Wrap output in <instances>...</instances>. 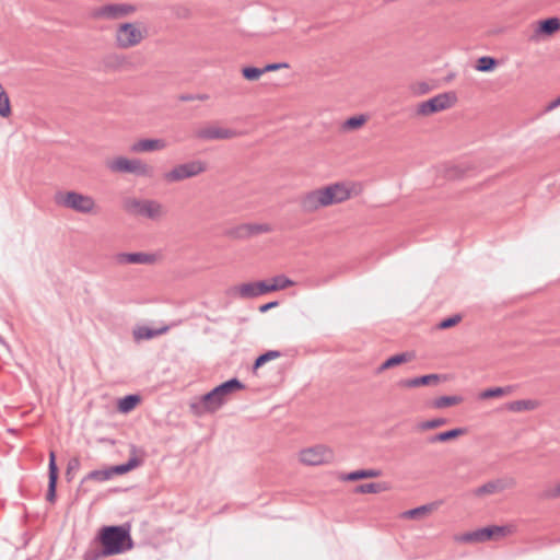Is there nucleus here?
Listing matches in <instances>:
<instances>
[{
	"mask_svg": "<svg viewBox=\"0 0 560 560\" xmlns=\"http://www.w3.org/2000/svg\"><path fill=\"white\" fill-rule=\"evenodd\" d=\"M139 402L140 397L138 395H127L119 400L118 409L119 411L127 413L135 409Z\"/></svg>",
	"mask_w": 560,
	"mask_h": 560,
	"instance_id": "nucleus-34",
	"label": "nucleus"
},
{
	"mask_svg": "<svg viewBox=\"0 0 560 560\" xmlns=\"http://www.w3.org/2000/svg\"><path fill=\"white\" fill-rule=\"evenodd\" d=\"M195 98L198 101H207L209 98L208 94H195Z\"/></svg>",
	"mask_w": 560,
	"mask_h": 560,
	"instance_id": "nucleus-52",
	"label": "nucleus"
},
{
	"mask_svg": "<svg viewBox=\"0 0 560 560\" xmlns=\"http://www.w3.org/2000/svg\"><path fill=\"white\" fill-rule=\"evenodd\" d=\"M413 358V354L409 352H401L395 355H392L387 360H385L376 370V373L380 374L384 372L385 370L392 369L394 366H397L399 364L409 362Z\"/></svg>",
	"mask_w": 560,
	"mask_h": 560,
	"instance_id": "nucleus-22",
	"label": "nucleus"
},
{
	"mask_svg": "<svg viewBox=\"0 0 560 560\" xmlns=\"http://www.w3.org/2000/svg\"><path fill=\"white\" fill-rule=\"evenodd\" d=\"M236 135L235 130L222 128L217 125L206 126L195 132V137L203 141L225 140L234 138Z\"/></svg>",
	"mask_w": 560,
	"mask_h": 560,
	"instance_id": "nucleus-13",
	"label": "nucleus"
},
{
	"mask_svg": "<svg viewBox=\"0 0 560 560\" xmlns=\"http://www.w3.org/2000/svg\"><path fill=\"white\" fill-rule=\"evenodd\" d=\"M438 508V503H429L401 513L402 518H420Z\"/></svg>",
	"mask_w": 560,
	"mask_h": 560,
	"instance_id": "nucleus-26",
	"label": "nucleus"
},
{
	"mask_svg": "<svg viewBox=\"0 0 560 560\" xmlns=\"http://www.w3.org/2000/svg\"><path fill=\"white\" fill-rule=\"evenodd\" d=\"M497 66H498V60L495 58L490 57V56H482L477 59L475 68L477 71H480V72H490V71H493Z\"/></svg>",
	"mask_w": 560,
	"mask_h": 560,
	"instance_id": "nucleus-33",
	"label": "nucleus"
},
{
	"mask_svg": "<svg viewBox=\"0 0 560 560\" xmlns=\"http://www.w3.org/2000/svg\"><path fill=\"white\" fill-rule=\"evenodd\" d=\"M141 459L138 457H130L127 463L112 466L113 475H124L141 465Z\"/></svg>",
	"mask_w": 560,
	"mask_h": 560,
	"instance_id": "nucleus-32",
	"label": "nucleus"
},
{
	"mask_svg": "<svg viewBox=\"0 0 560 560\" xmlns=\"http://www.w3.org/2000/svg\"><path fill=\"white\" fill-rule=\"evenodd\" d=\"M460 320L462 316L459 314H455L453 316L442 319L436 327L439 329H448L457 325Z\"/></svg>",
	"mask_w": 560,
	"mask_h": 560,
	"instance_id": "nucleus-45",
	"label": "nucleus"
},
{
	"mask_svg": "<svg viewBox=\"0 0 560 560\" xmlns=\"http://www.w3.org/2000/svg\"><path fill=\"white\" fill-rule=\"evenodd\" d=\"M467 432L466 428H455L448 431L440 432L428 438L427 442L430 444L448 442L464 435Z\"/></svg>",
	"mask_w": 560,
	"mask_h": 560,
	"instance_id": "nucleus-21",
	"label": "nucleus"
},
{
	"mask_svg": "<svg viewBox=\"0 0 560 560\" xmlns=\"http://www.w3.org/2000/svg\"><path fill=\"white\" fill-rule=\"evenodd\" d=\"M382 475L380 469H359L346 474L341 479L345 481H357L366 478H377Z\"/></svg>",
	"mask_w": 560,
	"mask_h": 560,
	"instance_id": "nucleus-25",
	"label": "nucleus"
},
{
	"mask_svg": "<svg viewBox=\"0 0 560 560\" xmlns=\"http://www.w3.org/2000/svg\"><path fill=\"white\" fill-rule=\"evenodd\" d=\"M278 304H279V303H278L277 301H272V302H269V303L262 304V305H260V306H259V312H260V313H266V312H268L269 310H271V308H273V307L278 306Z\"/></svg>",
	"mask_w": 560,
	"mask_h": 560,
	"instance_id": "nucleus-49",
	"label": "nucleus"
},
{
	"mask_svg": "<svg viewBox=\"0 0 560 560\" xmlns=\"http://www.w3.org/2000/svg\"><path fill=\"white\" fill-rule=\"evenodd\" d=\"M446 423H447V419H445V418H435V419H431V420H427V421H422V422L418 423L417 429L419 431H428V430H432V429H436V428L443 427Z\"/></svg>",
	"mask_w": 560,
	"mask_h": 560,
	"instance_id": "nucleus-39",
	"label": "nucleus"
},
{
	"mask_svg": "<svg viewBox=\"0 0 560 560\" xmlns=\"http://www.w3.org/2000/svg\"><path fill=\"white\" fill-rule=\"evenodd\" d=\"M442 378H444V376H442L440 374H427V375H421V376L413 377V378L401 380L399 382V386L413 388V387H419V386L435 385Z\"/></svg>",
	"mask_w": 560,
	"mask_h": 560,
	"instance_id": "nucleus-18",
	"label": "nucleus"
},
{
	"mask_svg": "<svg viewBox=\"0 0 560 560\" xmlns=\"http://www.w3.org/2000/svg\"><path fill=\"white\" fill-rule=\"evenodd\" d=\"M166 143L162 139H141L131 145V151L136 153L152 152L163 150Z\"/></svg>",
	"mask_w": 560,
	"mask_h": 560,
	"instance_id": "nucleus-19",
	"label": "nucleus"
},
{
	"mask_svg": "<svg viewBox=\"0 0 560 560\" xmlns=\"http://www.w3.org/2000/svg\"><path fill=\"white\" fill-rule=\"evenodd\" d=\"M366 121V118L365 116L363 115H358V116H352L350 118H348L345 122H343V129H347V130H354V129H358L360 128L361 126H363V124Z\"/></svg>",
	"mask_w": 560,
	"mask_h": 560,
	"instance_id": "nucleus-42",
	"label": "nucleus"
},
{
	"mask_svg": "<svg viewBox=\"0 0 560 560\" xmlns=\"http://www.w3.org/2000/svg\"><path fill=\"white\" fill-rule=\"evenodd\" d=\"M145 37V32L140 30L136 23L120 24L115 34L116 45L119 48L128 49L139 45Z\"/></svg>",
	"mask_w": 560,
	"mask_h": 560,
	"instance_id": "nucleus-8",
	"label": "nucleus"
},
{
	"mask_svg": "<svg viewBox=\"0 0 560 560\" xmlns=\"http://www.w3.org/2000/svg\"><path fill=\"white\" fill-rule=\"evenodd\" d=\"M225 404L224 397L214 387L189 404L190 412L197 417L218 411Z\"/></svg>",
	"mask_w": 560,
	"mask_h": 560,
	"instance_id": "nucleus-6",
	"label": "nucleus"
},
{
	"mask_svg": "<svg viewBox=\"0 0 560 560\" xmlns=\"http://www.w3.org/2000/svg\"><path fill=\"white\" fill-rule=\"evenodd\" d=\"M97 540L103 547V553L108 556L122 553L133 547L129 527L125 526H104Z\"/></svg>",
	"mask_w": 560,
	"mask_h": 560,
	"instance_id": "nucleus-2",
	"label": "nucleus"
},
{
	"mask_svg": "<svg viewBox=\"0 0 560 560\" xmlns=\"http://www.w3.org/2000/svg\"><path fill=\"white\" fill-rule=\"evenodd\" d=\"M456 96L452 92H445L433 96L418 105L417 114L420 116H429L453 106Z\"/></svg>",
	"mask_w": 560,
	"mask_h": 560,
	"instance_id": "nucleus-11",
	"label": "nucleus"
},
{
	"mask_svg": "<svg viewBox=\"0 0 560 560\" xmlns=\"http://www.w3.org/2000/svg\"><path fill=\"white\" fill-rule=\"evenodd\" d=\"M510 528L508 526H487L482 528H478L472 532L464 533L459 536H456V541L464 544H476V542H485L492 539H498L506 536L510 533Z\"/></svg>",
	"mask_w": 560,
	"mask_h": 560,
	"instance_id": "nucleus-7",
	"label": "nucleus"
},
{
	"mask_svg": "<svg viewBox=\"0 0 560 560\" xmlns=\"http://www.w3.org/2000/svg\"><path fill=\"white\" fill-rule=\"evenodd\" d=\"M11 114L10 100L5 93L2 84L0 83V116L8 117Z\"/></svg>",
	"mask_w": 560,
	"mask_h": 560,
	"instance_id": "nucleus-40",
	"label": "nucleus"
},
{
	"mask_svg": "<svg viewBox=\"0 0 560 560\" xmlns=\"http://www.w3.org/2000/svg\"><path fill=\"white\" fill-rule=\"evenodd\" d=\"M233 291L242 299H254L269 293L267 281L247 282L233 288Z\"/></svg>",
	"mask_w": 560,
	"mask_h": 560,
	"instance_id": "nucleus-15",
	"label": "nucleus"
},
{
	"mask_svg": "<svg viewBox=\"0 0 560 560\" xmlns=\"http://www.w3.org/2000/svg\"><path fill=\"white\" fill-rule=\"evenodd\" d=\"M225 235L233 240H248V231L246 223L236 225L234 228L229 229L225 232Z\"/></svg>",
	"mask_w": 560,
	"mask_h": 560,
	"instance_id": "nucleus-37",
	"label": "nucleus"
},
{
	"mask_svg": "<svg viewBox=\"0 0 560 560\" xmlns=\"http://www.w3.org/2000/svg\"><path fill=\"white\" fill-rule=\"evenodd\" d=\"M282 68H289V65L285 63V62H281V63H268L266 65L262 70H265V73L266 72H270V71H276V70H279V69H282Z\"/></svg>",
	"mask_w": 560,
	"mask_h": 560,
	"instance_id": "nucleus-48",
	"label": "nucleus"
},
{
	"mask_svg": "<svg viewBox=\"0 0 560 560\" xmlns=\"http://www.w3.org/2000/svg\"><path fill=\"white\" fill-rule=\"evenodd\" d=\"M281 357V352L277 350H269L260 355H258L254 362L253 370L256 371L260 366H262L265 363L278 359Z\"/></svg>",
	"mask_w": 560,
	"mask_h": 560,
	"instance_id": "nucleus-36",
	"label": "nucleus"
},
{
	"mask_svg": "<svg viewBox=\"0 0 560 560\" xmlns=\"http://www.w3.org/2000/svg\"><path fill=\"white\" fill-rule=\"evenodd\" d=\"M513 390H514V387L511 385L504 386V387H491V388H487V389L482 390L479 394V398L480 399H489V398H494V397H501V396L512 394Z\"/></svg>",
	"mask_w": 560,
	"mask_h": 560,
	"instance_id": "nucleus-29",
	"label": "nucleus"
},
{
	"mask_svg": "<svg viewBox=\"0 0 560 560\" xmlns=\"http://www.w3.org/2000/svg\"><path fill=\"white\" fill-rule=\"evenodd\" d=\"M388 490L386 482H369L355 487V493H380Z\"/></svg>",
	"mask_w": 560,
	"mask_h": 560,
	"instance_id": "nucleus-30",
	"label": "nucleus"
},
{
	"mask_svg": "<svg viewBox=\"0 0 560 560\" xmlns=\"http://www.w3.org/2000/svg\"><path fill=\"white\" fill-rule=\"evenodd\" d=\"M560 31V19L552 16L539 21L536 34L551 36Z\"/></svg>",
	"mask_w": 560,
	"mask_h": 560,
	"instance_id": "nucleus-23",
	"label": "nucleus"
},
{
	"mask_svg": "<svg viewBox=\"0 0 560 560\" xmlns=\"http://www.w3.org/2000/svg\"><path fill=\"white\" fill-rule=\"evenodd\" d=\"M538 407V402L532 399L514 400L506 404V409L512 412H522L534 410Z\"/></svg>",
	"mask_w": 560,
	"mask_h": 560,
	"instance_id": "nucleus-27",
	"label": "nucleus"
},
{
	"mask_svg": "<svg viewBox=\"0 0 560 560\" xmlns=\"http://www.w3.org/2000/svg\"><path fill=\"white\" fill-rule=\"evenodd\" d=\"M81 467V462L79 457H72L69 459L67 469H66V478L68 481L73 479V474L78 471Z\"/></svg>",
	"mask_w": 560,
	"mask_h": 560,
	"instance_id": "nucleus-43",
	"label": "nucleus"
},
{
	"mask_svg": "<svg viewBox=\"0 0 560 560\" xmlns=\"http://www.w3.org/2000/svg\"><path fill=\"white\" fill-rule=\"evenodd\" d=\"M300 460L310 466L330 464L335 460L334 451L325 445L318 444L300 452Z\"/></svg>",
	"mask_w": 560,
	"mask_h": 560,
	"instance_id": "nucleus-12",
	"label": "nucleus"
},
{
	"mask_svg": "<svg viewBox=\"0 0 560 560\" xmlns=\"http://www.w3.org/2000/svg\"><path fill=\"white\" fill-rule=\"evenodd\" d=\"M113 477H114V475L112 472V468L110 467L106 468V469L92 470L82 479L81 485H80V487L78 489V492L79 493L88 492V490L84 489V487H83L85 481L92 480V481L103 482V481L109 480Z\"/></svg>",
	"mask_w": 560,
	"mask_h": 560,
	"instance_id": "nucleus-20",
	"label": "nucleus"
},
{
	"mask_svg": "<svg viewBox=\"0 0 560 560\" xmlns=\"http://www.w3.org/2000/svg\"><path fill=\"white\" fill-rule=\"evenodd\" d=\"M58 206L71 209L79 213H92L95 209V201L91 196L77 191H58L54 198Z\"/></svg>",
	"mask_w": 560,
	"mask_h": 560,
	"instance_id": "nucleus-4",
	"label": "nucleus"
},
{
	"mask_svg": "<svg viewBox=\"0 0 560 560\" xmlns=\"http://www.w3.org/2000/svg\"><path fill=\"white\" fill-rule=\"evenodd\" d=\"M248 237H253L264 233L272 232V226L268 223H246Z\"/></svg>",
	"mask_w": 560,
	"mask_h": 560,
	"instance_id": "nucleus-35",
	"label": "nucleus"
},
{
	"mask_svg": "<svg viewBox=\"0 0 560 560\" xmlns=\"http://www.w3.org/2000/svg\"><path fill=\"white\" fill-rule=\"evenodd\" d=\"M464 400L462 396H441L432 401V407L435 409H444L451 406L460 404Z\"/></svg>",
	"mask_w": 560,
	"mask_h": 560,
	"instance_id": "nucleus-31",
	"label": "nucleus"
},
{
	"mask_svg": "<svg viewBox=\"0 0 560 560\" xmlns=\"http://www.w3.org/2000/svg\"><path fill=\"white\" fill-rule=\"evenodd\" d=\"M350 197V188L346 184L336 183L324 188L308 191L301 198L300 206L304 212L312 213L319 208L343 202Z\"/></svg>",
	"mask_w": 560,
	"mask_h": 560,
	"instance_id": "nucleus-1",
	"label": "nucleus"
},
{
	"mask_svg": "<svg viewBox=\"0 0 560 560\" xmlns=\"http://www.w3.org/2000/svg\"><path fill=\"white\" fill-rule=\"evenodd\" d=\"M178 100L180 102H191V101H196L195 98V94H182L178 96Z\"/></svg>",
	"mask_w": 560,
	"mask_h": 560,
	"instance_id": "nucleus-51",
	"label": "nucleus"
},
{
	"mask_svg": "<svg viewBox=\"0 0 560 560\" xmlns=\"http://www.w3.org/2000/svg\"><path fill=\"white\" fill-rule=\"evenodd\" d=\"M411 91L416 95H423L431 91V86L427 82H417L411 85Z\"/></svg>",
	"mask_w": 560,
	"mask_h": 560,
	"instance_id": "nucleus-46",
	"label": "nucleus"
},
{
	"mask_svg": "<svg viewBox=\"0 0 560 560\" xmlns=\"http://www.w3.org/2000/svg\"><path fill=\"white\" fill-rule=\"evenodd\" d=\"M122 209L130 215L151 221H160L167 214V209L158 200L127 197L122 199Z\"/></svg>",
	"mask_w": 560,
	"mask_h": 560,
	"instance_id": "nucleus-3",
	"label": "nucleus"
},
{
	"mask_svg": "<svg viewBox=\"0 0 560 560\" xmlns=\"http://www.w3.org/2000/svg\"><path fill=\"white\" fill-rule=\"evenodd\" d=\"M137 11L131 3H107L91 10L90 16L96 21H116L127 18Z\"/></svg>",
	"mask_w": 560,
	"mask_h": 560,
	"instance_id": "nucleus-5",
	"label": "nucleus"
},
{
	"mask_svg": "<svg viewBox=\"0 0 560 560\" xmlns=\"http://www.w3.org/2000/svg\"><path fill=\"white\" fill-rule=\"evenodd\" d=\"M58 467L56 464V455L55 452L49 453V464H48V489L46 494V500L50 503H55L56 501V490L58 482Z\"/></svg>",
	"mask_w": 560,
	"mask_h": 560,
	"instance_id": "nucleus-17",
	"label": "nucleus"
},
{
	"mask_svg": "<svg viewBox=\"0 0 560 560\" xmlns=\"http://www.w3.org/2000/svg\"><path fill=\"white\" fill-rule=\"evenodd\" d=\"M559 497H560V485L555 488H551V489H546L541 493L542 499H556Z\"/></svg>",
	"mask_w": 560,
	"mask_h": 560,
	"instance_id": "nucleus-47",
	"label": "nucleus"
},
{
	"mask_svg": "<svg viewBox=\"0 0 560 560\" xmlns=\"http://www.w3.org/2000/svg\"><path fill=\"white\" fill-rule=\"evenodd\" d=\"M167 327H163L158 330L150 329L149 327H140L135 331V336L137 339H151L160 334L167 331Z\"/></svg>",
	"mask_w": 560,
	"mask_h": 560,
	"instance_id": "nucleus-38",
	"label": "nucleus"
},
{
	"mask_svg": "<svg viewBox=\"0 0 560 560\" xmlns=\"http://www.w3.org/2000/svg\"><path fill=\"white\" fill-rule=\"evenodd\" d=\"M558 106H560V95L551 101L547 106H546V112H551L555 108H557Z\"/></svg>",
	"mask_w": 560,
	"mask_h": 560,
	"instance_id": "nucleus-50",
	"label": "nucleus"
},
{
	"mask_svg": "<svg viewBox=\"0 0 560 560\" xmlns=\"http://www.w3.org/2000/svg\"><path fill=\"white\" fill-rule=\"evenodd\" d=\"M115 260L119 265L139 264V265H153L158 260L156 254L152 253H118L115 255Z\"/></svg>",
	"mask_w": 560,
	"mask_h": 560,
	"instance_id": "nucleus-14",
	"label": "nucleus"
},
{
	"mask_svg": "<svg viewBox=\"0 0 560 560\" xmlns=\"http://www.w3.org/2000/svg\"><path fill=\"white\" fill-rule=\"evenodd\" d=\"M218 392L222 397H224V401L226 402L228 396L235 390H241L245 388V385L237 378H231L215 386Z\"/></svg>",
	"mask_w": 560,
	"mask_h": 560,
	"instance_id": "nucleus-24",
	"label": "nucleus"
},
{
	"mask_svg": "<svg viewBox=\"0 0 560 560\" xmlns=\"http://www.w3.org/2000/svg\"><path fill=\"white\" fill-rule=\"evenodd\" d=\"M294 282L285 277L284 275H278L271 278L270 282H267L268 291H279L292 287Z\"/></svg>",
	"mask_w": 560,
	"mask_h": 560,
	"instance_id": "nucleus-28",
	"label": "nucleus"
},
{
	"mask_svg": "<svg viewBox=\"0 0 560 560\" xmlns=\"http://www.w3.org/2000/svg\"><path fill=\"white\" fill-rule=\"evenodd\" d=\"M265 73L262 68L256 67H244L242 68V75L248 81H256Z\"/></svg>",
	"mask_w": 560,
	"mask_h": 560,
	"instance_id": "nucleus-41",
	"label": "nucleus"
},
{
	"mask_svg": "<svg viewBox=\"0 0 560 560\" xmlns=\"http://www.w3.org/2000/svg\"><path fill=\"white\" fill-rule=\"evenodd\" d=\"M112 172L130 173L139 176H151L152 167L139 159L129 160L124 156H118L107 164Z\"/></svg>",
	"mask_w": 560,
	"mask_h": 560,
	"instance_id": "nucleus-10",
	"label": "nucleus"
},
{
	"mask_svg": "<svg viewBox=\"0 0 560 560\" xmlns=\"http://www.w3.org/2000/svg\"><path fill=\"white\" fill-rule=\"evenodd\" d=\"M104 557H109L107 553H103V547H93L85 551L83 560H100Z\"/></svg>",
	"mask_w": 560,
	"mask_h": 560,
	"instance_id": "nucleus-44",
	"label": "nucleus"
},
{
	"mask_svg": "<svg viewBox=\"0 0 560 560\" xmlns=\"http://www.w3.org/2000/svg\"><path fill=\"white\" fill-rule=\"evenodd\" d=\"M207 170L208 166L206 162L201 160H195L176 165L170 172L164 174V178L168 183L182 182L184 179L198 176Z\"/></svg>",
	"mask_w": 560,
	"mask_h": 560,
	"instance_id": "nucleus-9",
	"label": "nucleus"
},
{
	"mask_svg": "<svg viewBox=\"0 0 560 560\" xmlns=\"http://www.w3.org/2000/svg\"><path fill=\"white\" fill-rule=\"evenodd\" d=\"M513 479H494L486 482L485 485L476 488L472 493L476 497H483L503 491L504 489L514 486Z\"/></svg>",
	"mask_w": 560,
	"mask_h": 560,
	"instance_id": "nucleus-16",
	"label": "nucleus"
}]
</instances>
